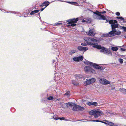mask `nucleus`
<instances>
[{
	"label": "nucleus",
	"instance_id": "nucleus-49",
	"mask_svg": "<svg viewBox=\"0 0 126 126\" xmlns=\"http://www.w3.org/2000/svg\"><path fill=\"white\" fill-rule=\"evenodd\" d=\"M102 122L101 123H103L104 124H108V123H106V122H104L103 121H102Z\"/></svg>",
	"mask_w": 126,
	"mask_h": 126
},
{
	"label": "nucleus",
	"instance_id": "nucleus-34",
	"mask_svg": "<svg viewBox=\"0 0 126 126\" xmlns=\"http://www.w3.org/2000/svg\"><path fill=\"white\" fill-rule=\"evenodd\" d=\"M118 61L121 64L123 63V60L121 58H119L118 59Z\"/></svg>",
	"mask_w": 126,
	"mask_h": 126
},
{
	"label": "nucleus",
	"instance_id": "nucleus-56",
	"mask_svg": "<svg viewBox=\"0 0 126 126\" xmlns=\"http://www.w3.org/2000/svg\"><path fill=\"white\" fill-rule=\"evenodd\" d=\"M70 26H71V25H67V27H69Z\"/></svg>",
	"mask_w": 126,
	"mask_h": 126
},
{
	"label": "nucleus",
	"instance_id": "nucleus-15",
	"mask_svg": "<svg viewBox=\"0 0 126 126\" xmlns=\"http://www.w3.org/2000/svg\"><path fill=\"white\" fill-rule=\"evenodd\" d=\"M93 66L96 69H100L102 68L103 67L102 66H100L98 65L93 63Z\"/></svg>",
	"mask_w": 126,
	"mask_h": 126
},
{
	"label": "nucleus",
	"instance_id": "nucleus-47",
	"mask_svg": "<svg viewBox=\"0 0 126 126\" xmlns=\"http://www.w3.org/2000/svg\"><path fill=\"white\" fill-rule=\"evenodd\" d=\"M121 32H117L116 33V34L117 35L120 34H121Z\"/></svg>",
	"mask_w": 126,
	"mask_h": 126
},
{
	"label": "nucleus",
	"instance_id": "nucleus-38",
	"mask_svg": "<svg viewBox=\"0 0 126 126\" xmlns=\"http://www.w3.org/2000/svg\"><path fill=\"white\" fill-rule=\"evenodd\" d=\"M58 119H60V120H65V118L64 117H59Z\"/></svg>",
	"mask_w": 126,
	"mask_h": 126
},
{
	"label": "nucleus",
	"instance_id": "nucleus-14",
	"mask_svg": "<svg viewBox=\"0 0 126 126\" xmlns=\"http://www.w3.org/2000/svg\"><path fill=\"white\" fill-rule=\"evenodd\" d=\"M82 75L81 74L77 75L76 74L75 75V77L76 79L77 80H79L81 79L82 78Z\"/></svg>",
	"mask_w": 126,
	"mask_h": 126
},
{
	"label": "nucleus",
	"instance_id": "nucleus-46",
	"mask_svg": "<svg viewBox=\"0 0 126 126\" xmlns=\"http://www.w3.org/2000/svg\"><path fill=\"white\" fill-rule=\"evenodd\" d=\"M120 49L122 51H125L126 50V49H125L122 48H121Z\"/></svg>",
	"mask_w": 126,
	"mask_h": 126
},
{
	"label": "nucleus",
	"instance_id": "nucleus-35",
	"mask_svg": "<svg viewBox=\"0 0 126 126\" xmlns=\"http://www.w3.org/2000/svg\"><path fill=\"white\" fill-rule=\"evenodd\" d=\"M113 20H110L109 21V23L111 25L112 24H113Z\"/></svg>",
	"mask_w": 126,
	"mask_h": 126
},
{
	"label": "nucleus",
	"instance_id": "nucleus-22",
	"mask_svg": "<svg viewBox=\"0 0 126 126\" xmlns=\"http://www.w3.org/2000/svg\"><path fill=\"white\" fill-rule=\"evenodd\" d=\"M76 52V51L75 50H71L69 52V54L70 55H72Z\"/></svg>",
	"mask_w": 126,
	"mask_h": 126
},
{
	"label": "nucleus",
	"instance_id": "nucleus-26",
	"mask_svg": "<svg viewBox=\"0 0 126 126\" xmlns=\"http://www.w3.org/2000/svg\"><path fill=\"white\" fill-rule=\"evenodd\" d=\"M111 50L114 51H116L118 49V48L117 47H112L111 48Z\"/></svg>",
	"mask_w": 126,
	"mask_h": 126
},
{
	"label": "nucleus",
	"instance_id": "nucleus-6",
	"mask_svg": "<svg viewBox=\"0 0 126 126\" xmlns=\"http://www.w3.org/2000/svg\"><path fill=\"white\" fill-rule=\"evenodd\" d=\"M88 35L91 36H94L95 34V32L93 29H90L89 31L86 32Z\"/></svg>",
	"mask_w": 126,
	"mask_h": 126
},
{
	"label": "nucleus",
	"instance_id": "nucleus-29",
	"mask_svg": "<svg viewBox=\"0 0 126 126\" xmlns=\"http://www.w3.org/2000/svg\"><path fill=\"white\" fill-rule=\"evenodd\" d=\"M53 119H54L56 120H57L58 119L59 117H58V116L56 115H54L53 116Z\"/></svg>",
	"mask_w": 126,
	"mask_h": 126
},
{
	"label": "nucleus",
	"instance_id": "nucleus-53",
	"mask_svg": "<svg viewBox=\"0 0 126 126\" xmlns=\"http://www.w3.org/2000/svg\"><path fill=\"white\" fill-rule=\"evenodd\" d=\"M115 89V87H114L113 88H112L111 89V90H114V89Z\"/></svg>",
	"mask_w": 126,
	"mask_h": 126
},
{
	"label": "nucleus",
	"instance_id": "nucleus-10",
	"mask_svg": "<svg viewBox=\"0 0 126 126\" xmlns=\"http://www.w3.org/2000/svg\"><path fill=\"white\" fill-rule=\"evenodd\" d=\"M49 2L48 1L46 0L41 5H40V7H43L44 6H45V8H46L49 5Z\"/></svg>",
	"mask_w": 126,
	"mask_h": 126
},
{
	"label": "nucleus",
	"instance_id": "nucleus-27",
	"mask_svg": "<svg viewBox=\"0 0 126 126\" xmlns=\"http://www.w3.org/2000/svg\"><path fill=\"white\" fill-rule=\"evenodd\" d=\"M72 83L75 85H78L79 83H77L76 82V81L74 80H72Z\"/></svg>",
	"mask_w": 126,
	"mask_h": 126
},
{
	"label": "nucleus",
	"instance_id": "nucleus-3",
	"mask_svg": "<svg viewBox=\"0 0 126 126\" xmlns=\"http://www.w3.org/2000/svg\"><path fill=\"white\" fill-rule=\"evenodd\" d=\"M85 41L87 45L91 46H93L94 44H95L94 43L92 42H97L96 40L91 37L87 38L86 40H85Z\"/></svg>",
	"mask_w": 126,
	"mask_h": 126
},
{
	"label": "nucleus",
	"instance_id": "nucleus-23",
	"mask_svg": "<svg viewBox=\"0 0 126 126\" xmlns=\"http://www.w3.org/2000/svg\"><path fill=\"white\" fill-rule=\"evenodd\" d=\"M65 103L62 102H60L59 103V104L63 108H65Z\"/></svg>",
	"mask_w": 126,
	"mask_h": 126
},
{
	"label": "nucleus",
	"instance_id": "nucleus-52",
	"mask_svg": "<svg viewBox=\"0 0 126 126\" xmlns=\"http://www.w3.org/2000/svg\"><path fill=\"white\" fill-rule=\"evenodd\" d=\"M56 62H55V60H53V63H56Z\"/></svg>",
	"mask_w": 126,
	"mask_h": 126
},
{
	"label": "nucleus",
	"instance_id": "nucleus-51",
	"mask_svg": "<svg viewBox=\"0 0 126 126\" xmlns=\"http://www.w3.org/2000/svg\"><path fill=\"white\" fill-rule=\"evenodd\" d=\"M82 21L83 22H85V20L84 19H82Z\"/></svg>",
	"mask_w": 126,
	"mask_h": 126
},
{
	"label": "nucleus",
	"instance_id": "nucleus-58",
	"mask_svg": "<svg viewBox=\"0 0 126 126\" xmlns=\"http://www.w3.org/2000/svg\"><path fill=\"white\" fill-rule=\"evenodd\" d=\"M57 100H58L59 101V99H57Z\"/></svg>",
	"mask_w": 126,
	"mask_h": 126
},
{
	"label": "nucleus",
	"instance_id": "nucleus-28",
	"mask_svg": "<svg viewBox=\"0 0 126 126\" xmlns=\"http://www.w3.org/2000/svg\"><path fill=\"white\" fill-rule=\"evenodd\" d=\"M110 35L109 33L104 34L103 35V36L104 37H110Z\"/></svg>",
	"mask_w": 126,
	"mask_h": 126
},
{
	"label": "nucleus",
	"instance_id": "nucleus-32",
	"mask_svg": "<svg viewBox=\"0 0 126 126\" xmlns=\"http://www.w3.org/2000/svg\"><path fill=\"white\" fill-rule=\"evenodd\" d=\"M92 105L94 106H96L97 105V103L96 102H92Z\"/></svg>",
	"mask_w": 126,
	"mask_h": 126
},
{
	"label": "nucleus",
	"instance_id": "nucleus-24",
	"mask_svg": "<svg viewBox=\"0 0 126 126\" xmlns=\"http://www.w3.org/2000/svg\"><path fill=\"white\" fill-rule=\"evenodd\" d=\"M106 48H105L104 47H102L101 50L100 51V52H105V50Z\"/></svg>",
	"mask_w": 126,
	"mask_h": 126
},
{
	"label": "nucleus",
	"instance_id": "nucleus-9",
	"mask_svg": "<svg viewBox=\"0 0 126 126\" xmlns=\"http://www.w3.org/2000/svg\"><path fill=\"white\" fill-rule=\"evenodd\" d=\"M83 59V56H81L78 57H74L73 58V60L75 62L81 61Z\"/></svg>",
	"mask_w": 126,
	"mask_h": 126
},
{
	"label": "nucleus",
	"instance_id": "nucleus-16",
	"mask_svg": "<svg viewBox=\"0 0 126 126\" xmlns=\"http://www.w3.org/2000/svg\"><path fill=\"white\" fill-rule=\"evenodd\" d=\"M116 32V30H113L111 31L110 32L108 33L110 37L112 36Z\"/></svg>",
	"mask_w": 126,
	"mask_h": 126
},
{
	"label": "nucleus",
	"instance_id": "nucleus-25",
	"mask_svg": "<svg viewBox=\"0 0 126 126\" xmlns=\"http://www.w3.org/2000/svg\"><path fill=\"white\" fill-rule=\"evenodd\" d=\"M119 91L122 93L126 92V89L120 88L119 89Z\"/></svg>",
	"mask_w": 126,
	"mask_h": 126
},
{
	"label": "nucleus",
	"instance_id": "nucleus-21",
	"mask_svg": "<svg viewBox=\"0 0 126 126\" xmlns=\"http://www.w3.org/2000/svg\"><path fill=\"white\" fill-rule=\"evenodd\" d=\"M93 13L99 16H100L101 14L100 12H99L97 11H96L95 12H94Z\"/></svg>",
	"mask_w": 126,
	"mask_h": 126
},
{
	"label": "nucleus",
	"instance_id": "nucleus-1",
	"mask_svg": "<svg viewBox=\"0 0 126 126\" xmlns=\"http://www.w3.org/2000/svg\"><path fill=\"white\" fill-rule=\"evenodd\" d=\"M66 105L68 107L69 106L72 107L74 106L72 110L75 111H80L84 110L85 108L80 105L76 104L74 103L71 102H69L66 103Z\"/></svg>",
	"mask_w": 126,
	"mask_h": 126
},
{
	"label": "nucleus",
	"instance_id": "nucleus-13",
	"mask_svg": "<svg viewBox=\"0 0 126 126\" xmlns=\"http://www.w3.org/2000/svg\"><path fill=\"white\" fill-rule=\"evenodd\" d=\"M119 24H112L111 26V29L112 30H115V29L118 27Z\"/></svg>",
	"mask_w": 126,
	"mask_h": 126
},
{
	"label": "nucleus",
	"instance_id": "nucleus-57",
	"mask_svg": "<svg viewBox=\"0 0 126 126\" xmlns=\"http://www.w3.org/2000/svg\"><path fill=\"white\" fill-rule=\"evenodd\" d=\"M91 22V21H89V22H88V23H90Z\"/></svg>",
	"mask_w": 126,
	"mask_h": 126
},
{
	"label": "nucleus",
	"instance_id": "nucleus-5",
	"mask_svg": "<svg viewBox=\"0 0 126 126\" xmlns=\"http://www.w3.org/2000/svg\"><path fill=\"white\" fill-rule=\"evenodd\" d=\"M84 70L85 72H89L94 74L96 73L95 70L89 66H86L84 68Z\"/></svg>",
	"mask_w": 126,
	"mask_h": 126
},
{
	"label": "nucleus",
	"instance_id": "nucleus-8",
	"mask_svg": "<svg viewBox=\"0 0 126 126\" xmlns=\"http://www.w3.org/2000/svg\"><path fill=\"white\" fill-rule=\"evenodd\" d=\"M95 81V79L93 78L89 80H87L85 82L86 85H89L91 83L94 82Z\"/></svg>",
	"mask_w": 126,
	"mask_h": 126
},
{
	"label": "nucleus",
	"instance_id": "nucleus-48",
	"mask_svg": "<svg viewBox=\"0 0 126 126\" xmlns=\"http://www.w3.org/2000/svg\"><path fill=\"white\" fill-rule=\"evenodd\" d=\"M101 12V14H105L106 13V11H103V12Z\"/></svg>",
	"mask_w": 126,
	"mask_h": 126
},
{
	"label": "nucleus",
	"instance_id": "nucleus-11",
	"mask_svg": "<svg viewBox=\"0 0 126 126\" xmlns=\"http://www.w3.org/2000/svg\"><path fill=\"white\" fill-rule=\"evenodd\" d=\"M78 49L80 51H86L88 49L87 47H84L81 46L78 47Z\"/></svg>",
	"mask_w": 126,
	"mask_h": 126
},
{
	"label": "nucleus",
	"instance_id": "nucleus-54",
	"mask_svg": "<svg viewBox=\"0 0 126 126\" xmlns=\"http://www.w3.org/2000/svg\"><path fill=\"white\" fill-rule=\"evenodd\" d=\"M104 121L106 122H107L108 123H109V121H108V120H104Z\"/></svg>",
	"mask_w": 126,
	"mask_h": 126
},
{
	"label": "nucleus",
	"instance_id": "nucleus-37",
	"mask_svg": "<svg viewBox=\"0 0 126 126\" xmlns=\"http://www.w3.org/2000/svg\"><path fill=\"white\" fill-rule=\"evenodd\" d=\"M53 99V97L52 96H50L47 98L48 100H52Z\"/></svg>",
	"mask_w": 126,
	"mask_h": 126
},
{
	"label": "nucleus",
	"instance_id": "nucleus-45",
	"mask_svg": "<svg viewBox=\"0 0 126 126\" xmlns=\"http://www.w3.org/2000/svg\"><path fill=\"white\" fill-rule=\"evenodd\" d=\"M113 24H117V21L116 20H113Z\"/></svg>",
	"mask_w": 126,
	"mask_h": 126
},
{
	"label": "nucleus",
	"instance_id": "nucleus-41",
	"mask_svg": "<svg viewBox=\"0 0 126 126\" xmlns=\"http://www.w3.org/2000/svg\"><path fill=\"white\" fill-rule=\"evenodd\" d=\"M116 15L117 16H119L120 15V14L119 12H116L115 13Z\"/></svg>",
	"mask_w": 126,
	"mask_h": 126
},
{
	"label": "nucleus",
	"instance_id": "nucleus-44",
	"mask_svg": "<svg viewBox=\"0 0 126 126\" xmlns=\"http://www.w3.org/2000/svg\"><path fill=\"white\" fill-rule=\"evenodd\" d=\"M62 24V23H55L54 24V26H56L57 25H59Z\"/></svg>",
	"mask_w": 126,
	"mask_h": 126
},
{
	"label": "nucleus",
	"instance_id": "nucleus-55",
	"mask_svg": "<svg viewBox=\"0 0 126 126\" xmlns=\"http://www.w3.org/2000/svg\"><path fill=\"white\" fill-rule=\"evenodd\" d=\"M106 21L107 22H109V20L108 19H106Z\"/></svg>",
	"mask_w": 126,
	"mask_h": 126
},
{
	"label": "nucleus",
	"instance_id": "nucleus-19",
	"mask_svg": "<svg viewBox=\"0 0 126 126\" xmlns=\"http://www.w3.org/2000/svg\"><path fill=\"white\" fill-rule=\"evenodd\" d=\"M84 63L85 64L89 65H91L92 66L93 65V63L90 62L89 61H86L84 62Z\"/></svg>",
	"mask_w": 126,
	"mask_h": 126
},
{
	"label": "nucleus",
	"instance_id": "nucleus-7",
	"mask_svg": "<svg viewBox=\"0 0 126 126\" xmlns=\"http://www.w3.org/2000/svg\"><path fill=\"white\" fill-rule=\"evenodd\" d=\"M100 82L102 84L107 85L110 83V81L104 79H101L99 80Z\"/></svg>",
	"mask_w": 126,
	"mask_h": 126
},
{
	"label": "nucleus",
	"instance_id": "nucleus-39",
	"mask_svg": "<svg viewBox=\"0 0 126 126\" xmlns=\"http://www.w3.org/2000/svg\"><path fill=\"white\" fill-rule=\"evenodd\" d=\"M87 104L89 106L92 105V102H88L87 103Z\"/></svg>",
	"mask_w": 126,
	"mask_h": 126
},
{
	"label": "nucleus",
	"instance_id": "nucleus-31",
	"mask_svg": "<svg viewBox=\"0 0 126 126\" xmlns=\"http://www.w3.org/2000/svg\"><path fill=\"white\" fill-rule=\"evenodd\" d=\"M116 18L120 19L121 20H124V18L121 16H117L116 17Z\"/></svg>",
	"mask_w": 126,
	"mask_h": 126
},
{
	"label": "nucleus",
	"instance_id": "nucleus-17",
	"mask_svg": "<svg viewBox=\"0 0 126 126\" xmlns=\"http://www.w3.org/2000/svg\"><path fill=\"white\" fill-rule=\"evenodd\" d=\"M64 2L72 5H77L78 4V3L76 2H70L68 1H65Z\"/></svg>",
	"mask_w": 126,
	"mask_h": 126
},
{
	"label": "nucleus",
	"instance_id": "nucleus-43",
	"mask_svg": "<svg viewBox=\"0 0 126 126\" xmlns=\"http://www.w3.org/2000/svg\"><path fill=\"white\" fill-rule=\"evenodd\" d=\"M122 28L124 29V31L126 32V27L123 26L122 27Z\"/></svg>",
	"mask_w": 126,
	"mask_h": 126
},
{
	"label": "nucleus",
	"instance_id": "nucleus-20",
	"mask_svg": "<svg viewBox=\"0 0 126 126\" xmlns=\"http://www.w3.org/2000/svg\"><path fill=\"white\" fill-rule=\"evenodd\" d=\"M39 11V10H36L34 11H32L30 13V15H33L35 13H38Z\"/></svg>",
	"mask_w": 126,
	"mask_h": 126
},
{
	"label": "nucleus",
	"instance_id": "nucleus-40",
	"mask_svg": "<svg viewBox=\"0 0 126 126\" xmlns=\"http://www.w3.org/2000/svg\"><path fill=\"white\" fill-rule=\"evenodd\" d=\"M93 122H102V121H100V120H93L92 121Z\"/></svg>",
	"mask_w": 126,
	"mask_h": 126
},
{
	"label": "nucleus",
	"instance_id": "nucleus-33",
	"mask_svg": "<svg viewBox=\"0 0 126 126\" xmlns=\"http://www.w3.org/2000/svg\"><path fill=\"white\" fill-rule=\"evenodd\" d=\"M108 125L109 126H114V123L112 122H110L108 123Z\"/></svg>",
	"mask_w": 126,
	"mask_h": 126
},
{
	"label": "nucleus",
	"instance_id": "nucleus-36",
	"mask_svg": "<svg viewBox=\"0 0 126 126\" xmlns=\"http://www.w3.org/2000/svg\"><path fill=\"white\" fill-rule=\"evenodd\" d=\"M70 92L69 91H68L66 92L65 94V95H66L67 96L69 95H70Z\"/></svg>",
	"mask_w": 126,
	"mask_h": 126
},
{
	"label": "nucleus",
	"instance_id": "nucleus-18",
	"mask_svg": "<svg viewBox=\"0 0 126 126\" xmlns=\"http://www.w3.org/2000/svg\"><path fill=\"white\" fill-rule=\"evenodd\" d=\"M104 53L106 54H110L111 55L112 54V53L111 51L107 48L105 50V52Z\"/></svg>",
	"mask_w": 126,
	"mask_h": 126
},
{
	"label": "nucleus",
	"instance_id": "nucleus-42",
	"mask_svg": "<svg viewBox=\"0 0 126 126\" xmlns=\"http://www.w3.org/2000/svg\"><path fill=\"white\" fill-rule=\"evenodd\" d=\"M81 45L82 46H86L87 45L86 42L85 43H82L81 44Z\"/></svg>",
	"mask_w": 126,
	"mask_h": 126
},
{
	"label": "nucleus",
	"instance_id": "nucleus-50",
	"mask_svg": "<svg viewBox=\"0 0 126 126\" xmlns=\"http://www.w3.org/2000/svg\"><path fill=\"white\" fill-rule=\"evenodd\" d=\"M45 8V7L44 8H42L40 10L41 11H43V10Z\"/></svg>",
	"mask_w": 126,
	"mask_h": 126
},
{
	"label": "nucleus",
	"instance_id": "nucleus-2",
	"mask_svg": "<svg viewBox=\"0 0 126 126\" xmlns=\"http://www.w3.org/2000/svg\"><path fill=\"white\" fill-rule=\"evenodd\" d=\"M101 111L95 110H91L89 112V114L91 115H94L95 118H98L102 115Z\"/></svg>",
	"mask_w": 126,
	"mask_h": 126
},
{
	"label": "nucleus",
	"instance_id": "nucleus-4",
	"mask_svg": "<svg viewBox=\"0 0 126 126\" xmlns=\"http://www.w3.org/2000/svg\"><path fill=\"white\" fill-rule=\"evenodd\" d=\"M79 20L78 18H74L72 19H69L67 21L69 24H71V26L72 27H74L76 25V23Z\"/></svg>",
	"mask_w": 126,
	"mask_h": 126
},
{
	"label": "nucleus",
	"instance_id": "nucleus-30",
	"mask_svg": "<svg viewBox=\"0 0 126 126\" xmlns=\"http://www.w3.org/2000/svg\"><path fill=\"white\" fill-rule=\"evenodd\" d=\"M100 17L101 19H103V20H105L106 19V17L102 15H100Z\"/></svg>",
	"mask_w": 126,
	"mask_h": 126
},
{
	"label": "nucleus",
	"instance_id": "nucleus-12",
	"mask_svg": "<svg viewBox=\"0 0 126 126\" xmlns=\"http://www.w3.org/2000/svg\"><path fill=\"white\" fill-rule=\"evenodd\" d=\"M95 44L93 46V47L94 48H96L97 49H100L102 48V47H101L100 45H98L97 43H94Z\"/></svg>",
	"mask_w": 126,
	"mask_h": 126
}]
</instances>
